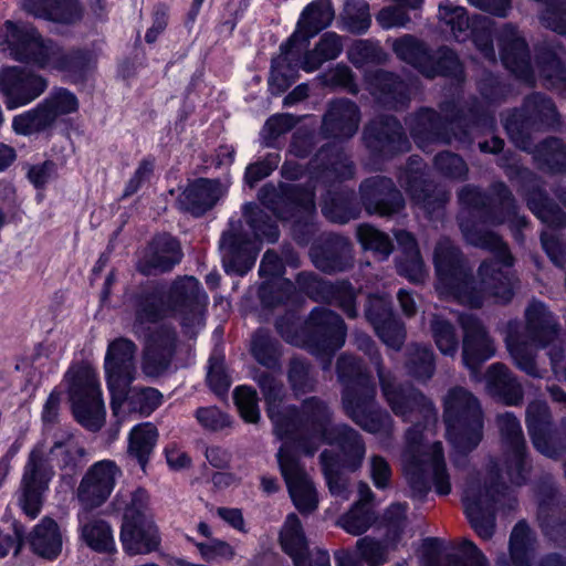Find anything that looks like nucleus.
<instances>
[{
	"instance_id": "nucleus-47",
	"label": "nucleus",
	"mask_w": 566,
	"mask_h": 566,
	"mask_svg": "<svg viewBox=\"0 0 566 566\" xmlns=\"http://www.w3.org/2000/svg\"><path fill=\"white\" fill-rule=\"evenodd\" d=\"M533 547V537L525 523H517L510 538V558L512 564H505L501 559L500 566H528Z\"/></svg>"
},
{
	"instance_id": "nucleus-55",
	"label": "nucleus",
	"mask_w": 566,
	"mask_h": 566,
	"mask_svg": "<svg viewBox=\"0 0 566 566\" xmlns=\"http://www.w3.org/2000/svg\"><path fill=\"white\" fill-rule=\"evenodd\" d=\"M244 213L249 218L250 227L259 239L274 242L279 238V229L271 218L261 211L255 205L247 203Z\"/></svg>"
},
{
	"instance_id": "nucleus-32",
	"label": "nucleus",
	"mask_w": 566,
	"mask_h": 566,
	"mask_svg": "<svg viewBox=\"0 0 566 566\" xmlns=\"http://www.w3.org/2000/svg\"><path fill=\"white\" fill-rule=\"evenodd\" d=\"M461 549L468 555L470 565L453 557H441L440 543L437 538H427L422 544L420 566H488L482 552L469 539H462Z\"/></svg>"
},
{
	"instance_id": "nucleus-57",
	"label": "nucleus",
	"mask_w": 566,
	"mask_h": 566,
	"mask_svg": "<svg viewBox=\"0 0 566 566\" xmlns=\"http://www.w3.org/2000/svg\"><path fill=\"white\" fill-rule=\"evenodd\" d=\"M431 332L441 354L453 356L457 353L458 338L453 326L447 319L434 316L431 322Z\"/></svg>"
},
{
	"instance_id": "nucleus-60",
	"label": "nucleus",
	"mask_w": 566,
	"mask_h": 566,
	"mask_svg": "<svg viewBox=\"0 0 566 566\" xmlns=\"http://www.w3.org/2000/svg\"><path fill=\"white\" fill-rule=\"evenodd\" d=\"M234 401L241 417L247 422L255 423L260 418L256 391L248 386L234 390Z\"/></svg>"
},
{
	"instance_id": "nucleus-25",
	"label": "nucleus",
	"mask_w": 566,
	"mask_h": 566,
	"mask_svg": "<svg viewBox=\"0 0 566 566\" xmlns=\"http://www.w3.org/2000/svg\"><path fill=\"white\" fill-rule=\"evenodd\" d=\"M364 139L375 151L394 154L409 149V142L401 126L391 117L371 122L365 129Z\"/></svg>"
},
{
	"instance_id": "nucleus-41",
	"label": "nucleus",
	"mask_w": 566,
	"mask_h": 566,
	"mask_svg": "<svg viewBox=\"0 0 566 566\" xmlns=\"http://www.w3.org/2000/svg\"><path fill=\"white\" fill-rule=\"evenodd\" d=\"M40 104L52 127L80 108L77 96L64 87L53 88Z\"/></svg>"
},
{
	"instance_id": "nucleus-42",
	"label": "nucleus",
	"mask_w": 566,
	"mask_h": 566,
	"mask_svg": "<svg viewBox=\"0 0 566 566\" xmlns=\"http://www.w3.org/2000/svg\"><path fill=\"white\" fill-rule=\"evenodd\" d=\"M31 545L38 555L49 559L55 558L62 551V537L57 524L44 517L33 531Z\"/></svg>"
},
{
	"instance_id": "nucleus-40",
	"label": "nucleus",
	"mask_w": 566,
	"mask_h": 566,
	"mask_svg": "<svg viewBox=\"0 0 566 566\" xmlns=\"http://www.w3.org/2000/svg\"><path fill=\"white\" fill-rule=\"evenodd\" d=\"M395 237L405 255L398 264L399 273L412 282H421L427 273L415 238L402 230L397 231Z\"/></svg>"
},
{
	"instance_id": "nucleus-39",
	"label": "nucleus",
	"mask_w": 566,
	"mask_h": 566,
	"mask_svg": "<svg viewBox=\"0 0 566 566\" xmlns=\"http://www.w3.org/2000/svg\"><path fill=\"white\" fill-rule=\"evenodd\" d=\"M360 501L357 502L349 512L343 515L338 525L348 534L360 535L368 531V528L376 521L375 513L368 507L367 500L371 495L370 489L366 484L359 488Z\"/></svg>"
},
{
	"instance_id": "nucleus-54",
	"label": "nucleus",
	"mask_w": 566,
	"mask_h": 566,
	"mask_svg": "<svg viewBox=\"0 0 566 566\" xmlns=\"http://www.w3.org/2000/svg\"><path fill=\"white\" fill-rule=\"evenodd\" d=\"M530 209L551 228H562L566 224L564 212L556 206L547 201L542 193H535L528 201Z\"/></svg>"
},
{
	"instance_id": "nucleus-15",
	"label": "nucleus",
	"mask_w": 566,
	"mask_h": 566,
	"mask_svg": "<svg viewBox=\"0 0 566 566\" xmlns=\"http://www.w3.org/2000/svg\"><path fill=\"white\" fill-rule=\"evenodd\" d=\"M48 86V80L32 70L20 66H6L0 70V92L8 109L32 103Z\"/></svg>"
},
{
	"instance_id": "nucleus-20",
	"label": "nucleus",
	"mask_w": 566,
	"mask_h": 566,
	"mask_svg": "<svg viewBox=\"0 0 566 566\" xmlns=\"http://www.w3.org/2000/svg\"><path fill=\"white\" fill-rule=\"evenodd\" d=\"M459 322L463 328L462 358L465 367L475 373L478 367L495 354L493 340L484 326L472 315H461Z\"/></svg>"
},
{
	"instance_id": "nucleus-23",
	"label": "nucleus",
	"mask_w": 566,
	"mask_h": 566,
	"mask_svg": "<svg viewBox=\"0 0 566 566\" xmlns=\"http://www.w3.org/2000/svg\"><path fill=\"white\" fill-rule=\"evenodd\" d=\"M220 250L226 272L243 275L252 269L259 247L240 234L227 232L221 238Z\"/></svg>"
},
{
	"instance_id": "nucleus-10",
	"label": "nucleus",
	"mask_w": 566,
	"mask_h": 566,
	"mask_svg": "<svg viewBox=\"0 0 566 566\" xmlns=\"http://www.w3.org/2000/svg\"><path fill=\"white\" fill-rule=\"evenodd\" d=\"M66 379L75 418L85 428L98 430L105 420V407L96 373L90 367H82L69 373Z\"/></svg>"
},
{
	"instance_id": "nucleus-37",
	"label": "nucleus",
	"mask_w": 566,
	"mask_h": 566,
	"mask_svg": "<svg viewBox=\"0 0 566 566\" xmlns=\"http://www.w3.org/2000/svg\"><path fill=\"white\" fill-rule=\"evenodd\" d=\"M526 421L534 447L547 457H556L557 450L552 446L548 434L549 413L545 402H532L526 412Z\"/></svg>"
},
{
	"instance_id": "nucleus-35",
	"label": "nucleus",
	"mask_w": 566,
	"mask_h": 566,
	"mask_svg": "<svg viewBox=\"0 0 566 566\" xmlns=\"http://www.w3.org/2000/svg\"><path fill=\"white\" fill-rule=\"evenodd\" d=\"M23 8L34 17L57 23H73L81 18L76 0H22Z\"/></svg>"
},
{
	"instance_id": "nucleus-49",
	"label": "nucleus",
	"mask_w": 566,
	"mask_h": 566,
	"mask_svg": "<svg viewBox=\"0 0 566 566\" xmlns=\"http://www.w3.org/2000/svg\"><path fill=\"white\" fill-rule=\"evenodd\" d=\"M289 45H291V43L281 45V55L272 61L269 85L273 94H281L289 88L296 78V70L291 66L289 60Z\"/></svg>"
},
{
	"instance_id": "nucleus-1",
	"label": "nucleus",
	"mask_w": 566,
	"mask_h": 566,
	"mask_svg": "<svg viewBox=\"0 0 566 566\" xmlns=\"http://www.w3.org/2000/svg\"><path fill=\"white\" fill-rule=\"evenodd\" d=\"M258 382L268 403V415L273 422L274 432L279 438H289L298 431L297 447L305 454H313L326 442L339 448L340 454L332 459L327 451L321 454L329 491L333 495L346 500L348 497L347 481L335 471L342 464L350 470L357 469L365 455V446L359 434L347 426L328 428L329 411L317 398L304 401L302 412L283 405V385L272 375L264 374Z\"/></svg>"
},
{
	"instance_id": "nucleus-27",
	"label": "nucleus",
	"mask_w": 566,
	"mask_h": 566,
	"mask_svg": "<svg viewBox=\"0 0 566 566\" xmlns=\"http://www.w3.org/2000/svg\"><path fill=\"white\" fill-rule=\"evenodd\" d=\"M497 426L505 443L510 447L512 459L506 468L509 480L513 484H521L525 478L523 471L524 440L518 420L510 412L497 417Z\"/></svg>"
},
{
	"instance_id": "nucleus-14",
	"label": "nucleus",
	"mask_w": 566,
	"mask_h": 566,
	"mask_svg": "<svg viewBox=\"0 0 566 566\" xmlns=\"http://www.w3.org/2000/svg\"><path fill=\"white\" fill-rule=\"evenodd\" d=\"M391 48L400 60L413 65L428 77L461 73L459 60L451 50L440 51L436 62L423 45L411 35L391 41Z\"/></svg>"
},
{
	"instance_id": "nucleus-6",
	"label": "nucleus",
	"mask_w": 566,
	"mask_h": 566,
	"mask_svg": "<svg viewBox=\"0 0 566 566\" xmlns=\"http://www.w3.org/2000/svg\"><path fill=\"white\" fill-rule=\"evenodd\" d=\"M84 449L72 438L55 442L51 448L38 444L30 453L21 481L19 505L22 511L35 518L43 503V494L54 475L53 465L75 467L84 457Z\"/></svg>"
},
{
	"instance_id": "nucleus-16",
	"label": "nucleus",
	"mask_w": 566,
	"mask_h": 566,
	"mask_svg": "<svg viewBox=\"0 0 566 566\" xmlns=\"http://www.w3.org/2000/svg\"><path fill=\"white\" fill-rule=\"evenodd\" d=\"M500 484L491 478V485L471 481L463 494L465 514L478 535L484 539L491 538L494 531L493 506Z\"/></svg>"
},
{
	"instance_id": "nucleus-43",
	"label": "nucleus",
	"mask_w": 566,
	"mask_h": 566,
	"mask_svg": "<svg viewBox=\"0 0 566 566\" xmlns=\"http://www.w3.org/2000/svg\"><path fill=\"white\" fill-rule=\"evenodd\" d=\"M158 431L150 422L135 426L128 436V453L137 459L144 470L157 443Z\"/></svg>"
},
{
	"instance_id": "nucleus-33",
	"label": "nucleus",
	"mask_w": 566,
	"mask_h": 566,
	"mask_svg": "<svg viewBox=\"0 0 566 566\" xmlns=\"http://www.w3.org/2000/svg\"><path fill=\"white\" fill-rule=\"evenodd\" d=\"M335 12L333 10L331 0H316L308 4L297 23V30L290 38L289 43L293 44L298 39L307 41L321 30L327 28L333 19Z\"/></svg>"
},
{
	"instance_id": "nucleus-64",
	"label": "nucleus",
	"mask_w": 566,
	"mask_h": 566,
	"mask_svg": "<svg viewBox=\"0 0 566 566\" xmlns=\"http://www.w3.org/2000/svg\"><path fill=\"white\" fill-rule=\"evenodd\" d=\"M207 381L217 395H222L229 389L230 378L226 373L224 359L221 355H213L209 359Z\"/></svg>"
},
{
	"instance_id": "nucleus-63",
	"label": "nucleus",
	"mask_w": 566,
	"mask_h": 566,
	"mask_svg": "<svg viewBox=\"0 0 566 566\" xmlns=\"http://www.w3.org/2000/svg\"><path fill=\"white\" fill-rule=\"evenodd\" d=\"M155 161L151 158H144L135 168L130 178L126 181L122 199L129 198L137 193L147 184L154 174Z\"/></svg>"
},
{
	"instance_id": "nucleus-8",
	"label": "nucleus",
	"mask_w": 566,
	"mask_h": 566,
	"mask_svg": "<svg viewBox=\"0 0 566 566\" xmlns=\"http://www.w3.org/2000/svg\"><path fill=\"white\" fill-rule=\"evenodd\" d=\"M556 322L541 302H533L526 310V325L523 333L511 331L506 336L507 349L522 371L532 377H542L537 369L533 349L546 347L557 335Z\"/></svg>"
},
{
	"instance_id": "nucleus-52",
	"label": "nucleus",
	"mask_w": 566,
	"mask_h": 566,
	"mask_svg": "<svg viewBox=\"0 0 566 566\" xmlns=\"http://www.w3.org/2000/svg\"><path fill=\"white\" fill-rule=\"evenodd\" d=\"M49 118L46 117L41 104L36 107L23 112L12 119V128L18 135H32L51 128Z\"/></svg>"
},
{
	"instance_id": "nucleus-11",
	"label": "nucleus",
	"mask_w": 566,
	"mask_h": 566,
	"mask_svg": "<svg viewBox=\"0 0 566 566\" xmlns=\"http://www.w3.org/2000/svg\"><path fill=\"white\" fill-rule=\"evenodd\" d=\"M285 439L286 441L277 452L280 470L295 507L302 514H310L317 509L318 496L312 480L302 469L291 450L290 440L295 439L298 441V431H294V433Z\"/></svg>"
},
{
	"instance_id": "nucleus-2",
	"label": "nucleus",
	"mask_w": 566,
	"mask_h": 566,
	"mask_svg": "<svg viewBox=\"0 0 566 566\" xmlns=\"http://www.w3.org/2000/svg\"><path fill=\"white\" fill-rule=\"evenodd\" d=\"M357 346L370 355L375 364L382 388V394L392 411L405 420L421 418L420 423L412 426L406 433V444L401 454L405 476L415 493L422 495L431 485L440 495H447L451 491L450 478L446 469L442 447L440 442H429L431 432L429 426L437 421V412L426 397L412 387H395L390 376L380 368L377 355L371 353L373 342L366 335L357 337Z\"/></svg>"
},
{
	"instance_id": "nucleus-31",
	"label": "nucleus",
	"mask_w": 566,
	"mask_h": 566,
	"mask_svg": "<svg viewBox=\"0 0 566 566\" xmlns=\"http://www.w3.org/2000/svg\"><path fill=\"white\" fill-rule=\"evenodd\" d=\"M222 195L223 190L219 182L197 179L181 192L178 202L182 209L200 216L211 209Z\"/></svg>"
},
{
	"instance_id": "nucleus-9",
	"label": "nucleus",
	"mask_w": 566,
	"mask_h": 566,
	"mask_svg": "<svg viewBox=\"0 0 566 566\" xmlns=\"http://www.w3.org/2000/svg\"><path fill=\"white\" fill-rule=\"evenodd\" d=\"M449 441L460 451L475 448L482 439L483 418L479 400L464 388H452L443 400Z\"/></svg>"
},
{
	"instance_id": "nucleus-45",
	"label": "nucleus",
	"mask_w": 566,
	"mask_h": 566,
	"mask_svg": "<svg viewBox=\"0 0 566 566\" xmlns=\"http://www.w3.org/2000/svg\"><path fill=\"white\" fill-rule=\"evenodd\" d=\"M311 258L317 269L327 273L346 270L352 264V251L348 242L342 241L338 248H314Z\"/></svg>"
},
{
	"instance_id": "nucleus-50",
	"label": "nucleus",
	"mask_w": 566,
	"mask_h": 566,
	"mask_svg": "<svg viewBox=\"0 0 566 566\" xmlns=\"http://www.w3.org/2000/svg\"><path fill=\"white\" fill-rule=\"evenodd\" d=\"M439 125L440 118L431 109H423L409 120L411 135L420 148L426 147V140L433 142L439 139Z\"/></svg>"
},
{
	"instance_id": "nucleus-24",
	"label": "nucleus",
	"mask_w": 566,
	"mask_h": 566,
	"mask_svg": "<svg viewBox=\"0 0 566 566\" xmlns=\"http://www.w3.org/2000/svg\"><path fill=\"white\" fill-rule=\"evenodd\" d=\"M501 59L506 69L526 82L533 80L525 40L517 30L506 24L499 36Z\"/></svg>"
},
{
	"instance_id": "nucleus-44",
	"label": "nucleus",
	"mask_w": 566,
	"mask_h": 566,
	"mask_svg": "<svg viewBox=\"0 0 566 566\" xmlns=\"http://www.w3.org/2000/svg\"><path fill=\"white\" fill-rule=\"evenodd\" d=\"M342 51V38L334 32H327L321 38L314 50L305 54L301 67L307 73L314 72L323 63L335 60Z\"/></svg>"
},
{
	"instance_id": "nucleus-29",
	"label": "nucleus",
	"mask_w": 566,
	"mask_h": 566,
	"mask_svg": "<svg viewBox=\"0 0 566 566\" xmlns=\"http://www.w3.org/2000/svg\"><path fill=\"white\" fill-rule=\"evenodd\" d=\"M359 119L358 108L353 102L335 101L324 116L323 129L331 137L349 138L357 132Z\"/></svg>"
},
{
	"instance_id": "nucleus-62",
	"label": "nucleus",
	"mask_w": 566,
	"mask_h": 566,
	"mask_svg": "<svg viewBox=\"0 0 566 566\" xmlns=\"http://www.w3.org/2000/svg\"><path fill=\"white\" fill-rule=\"evenodd\" d=\"M252 354L255 359L268 368L276 364L277 349L268 333L259 331L252 338Z\"/></svg>"
},
{
	"instance_id": "nucleus-19",
	"label": "nucleus",
	"mask_w": 566,
	"mask_h": 566,
	"mask_svg": "<svg viewBox=\"0 0 566 566\" xmlns=\"http://www.w3.org/2000/svg\"><path fill=\"white\" fill-rule=\"evenodd\" d=\"M556 109L551 99L536 94L525 101L522 111L514 112L504 119V127L512 140L526 149L523 132L537 123L552 125L556 122Z\"/></svg>"
},
{
	"instance_id": "nucleus-13",
	"label": "nucleus",
	"mask_w": 566,
	"mask_h": 566,
	"mask_svg": "<svg viewBox=\"0 0 566 566\" xmlns=\"http://www.w3.org/2000/svg\"><path fill=\"white\" fill-rule=\"evenodd\" d=\"M120 468L113 460H101L92 464L82 476L76 489V499L83 511L102 506L113 493Z\"/></svg>"
},
{
	"instance_id": "nucleus-46",
	"label": "nucleus",
	"mask_w": 566,
	"mask_h": 566,
	"mask_svg": "<svg viewBox=\"0 0 566 566\" xmlns=\"http://www.w3.org/2000/svg\"><path fill=\"white\" fill-rule=\"evenodd\" d=\"M125 388V394L120 397L118 394L116 397H113V409L116 412L117 405L122 403L124 400H127L129 407L140 412L142 415H150L155 409H157L163 402V395L159 390L155 388Z\"/></svg>"
},
{
	"instance_id": "nucleus-3",
	"label": "nucleus",
	"mask_w": 566,
	"mask_h": 566,
	"mask_svg": "<svg viewBox=\"0 0 566 566\" xmlns=\"http://www.w3.org/2000/svg\"><path fill=\"white\" fill-rule=\"evenodd\" d=\"M467 241L473 245L495 251V262H484L479 269V281L470 277L457 249L448 239L438 242L433 261L438 283L437 291L443 296H453L460 303L478 307L486 297L496 302H509L513 296L515 279L510 272L513 258L501 238L489 231L470 229L461 224Z\"/></svg>"
},
{
	"instance_id": "nucleus-21",
	"label": "nucleus",
	"mask_w": 566,
	"mask_h": 566,
	"mask_svg": "<svg viewBox=\"0 0 566 566\" xmlns=\"http://www.w3.org/2000/svg\"><path fill=\"white\" fill-rule=\"evenodd\" d=\"M363 202L369 213L389 216L399 211L403 206V199L395 189L390 179L374 177L367 179L361 186Z\"/></svg>"
},
{
	"instance_id": "nucleus-38",
	"label": "nucleus",
	"mask_w": 566,
	"mask_h": 566,
	"mask_svg": "<svg viewBox=\"0 0 566 566\" xmlns=\"http://www.w3.org/2000/svg\"><path fill=\"white\" fill-rule=\"evenodd\" d=\"M486 390L507 405H516L522 400V388L509 369L502 364H493L485 375Z\"/></svg>"
},
{
	"instance_id": "nucleus-12",
	"label": "nucleus",
	"mask_w": 566,
	"mask_h": 566,
	"mask_svg": "<svg viewBox=\"0 0 566 566\" xmlns=\"http://www.w3.org/2000/svg\"><path fill=\"white\" fill-rule=\"evenodd\" d=\"M439 19L450 28L454 39L464 41L472 36L481 53L485 57L494 59L491 40L492 21L490 18L478 15L470 20L463 7L453 6L446 1L439 6Z\"/></svg>"
},
{
	"instance_id": "nucleus-5",
	"label": "nucleus",
	"mask_w": 566,
	"mask_h": 566,
	"mask_svg": "<svg viewBox=\"0 0 566 566\" xmlns=\"http://www.w3.org/2000/svg\"><path fill=\"white\" fill-rule=\"evenodd\" d=\"M207 303L208 295L196 277H178L167 292L153 290L136 297L133 332L140 337L144 323L174 315L179 317L185 333L196 335L205 326Z\"/></svg>"
},
{
	"instance_id": "nucleus-17",
	"label": "nucleus",
	"mask_w": 566,
	"mask_h": 566,
	"mask_svg": "<svg viewBox=\"0 0 566 566\" xmlns=\"http://www.w3.org/2000/svg\"><path fill=\"white\" fill-rule=\"evenodd\" d=\"M136 345L127 338H117L109 343L104 368L107 378L108 389L116 397H120L137 375L135 365Z\"/></svg>"
},
{
	"instance_id": "nucleus-51",
	"label": "nucleus",
	"mask_w": 566,
	"mask_h": 566,
	"mask_svg": "<svg viewBox=\"0 0 566 566\" xmlns=\"http://www.w3.org/2000/svg\"><path fill=\"white\" fill-rule=\"evenodd\" d=\"M535 158L549 171H566V145L557 138L544 140L536 148Z\"/></svg>"
},
{
	"instance_id": "nucleus-22",
	"label": "nucleus",
	"mask_w": 566,
	"mask_h": 566,
	"mask_svg": "<svg viewBox=\"0 0 566 566\" xmlns=\"http://www.w3.org/2000/svg\"><path fill=\"white\" fill-rule=\"evenodd\" d=\"M306 331L311 334L313 342L321 344L329 352H334L345 343L344 322L337 314L323 307L312 311Z\"/></svg>"
},
{
	"instance_id": "nucleus-48",
	"label": "nucleus",
	"mask_w": 566,
	"mask_h": 566,
	"mask_svg": "<svg viewBox=\"0 0 566 566\" xmlns=\"http://www.w3.org/2000/svg\"><path fill=\"white\" fill-rule=\"evenodd\" d=\"M370 90L385 104L396 106L405 99L406 85L390 73L377 72L370 78Z\"/></svg>"
},
{
	"instance_id": "nucleus-36",
	"label": "nucleus",
	"mask_w": 566,
	"mask_h": 566,
	"mask_svg": "<svg viewBox=\"0 0 566 566\" xmlns=\"http://www.w3.org/2000/svg\"><path fill=\"white\" fill-rule=\"evenodd\" d=\"M282 549L292 557L295 566H307L308 542L298 516H286L279 534Z\"/></svg>"
},
{
	"instance_id": "nucleus-28",
	"label": "nucleus",
	"mask_w": 566,
	"mask_h": 566,
	"mask_svg": "<svg viewBox=\"0 0 566 566\" xmlns=\"http://www.w3.org/2000/svg\"><path fill=\"white\" fill-rule=\"evenodd\" d=\"M181 259L178 242L170 235L156 238L139 263V270L149 275L169 271Z\"/></svg>"
},
{
	"instance_id": "nucleus-58",
	"label": "nucleus",
	"mask_w": 566,
	"mask_h": 566,
	"mask_svg": "<svg viewBox=\"0 0 566 566\" xmlns=\"http://www.w3.org/2000/svg\"><path fill=\"white\" fill-rule=\"evenodd\" d=\"M356 551L360 560L368 566H380L388 560V546L369 536L356 542Z\"/></svg>"
},
{
	"instance_id": "nucleus-56",
	"label": "nucleus",
	"mask_w": 566,
	"mask_h": 566,
	"mask_svg": "<svg viewBox=\"0 0 566 566\" xmlns=\"http://www.w3.org/2000/svg\"><path fill=\"white\" fill-rule=\"evenodd\" d=\"M407 368L411 376L427 380L434 371L433 354L427 347L413 346L409 350Z\"/></svg>"
},
{
	"instance_id": "nucleus-53",
	"label": "nucleus",
	"mask_w": 566,
	"mask_h": 566,
	"mask_svg": "<svg viewBox=\"0 0 566 566\" xmlns=\"http://www.w3.org/2000/svg\"><path fill=\"white\" fill-rule=\"evenodd\" d=\"M344 29L364 33L370 27L369 7L364 0H347L343 13Z\"/></svg>"
},
{
	"instance_id": "nucleus-7",
	"label": "nucleus",
	"mask_w": 566,
	"mask_h": 566,
	"mask_svg": "<svg viewBox=\"0 0 566 566\" xmlns=\"http://www.w3.org/2000/svg\"><path fill=\"white\" fill-rule=\"evenodd\" d=\"M337 370L339 378L346 382L343 406L347 416L368 432H389L391 418L374 408L375 388L360 364L352 356H342Z\"/></svg>"
},
{
	"instance_id": "nucleus-26",
	"label": "nucleus",
	"mask_w": 566,
	"mask_h": 566,
	"mask_svg": "<svg viewBox=\"0 0 566 566\" xmlns=\"http://www.w3.org/2000/svg\"><path fill=\"white\" fill-rule=\"evenodd\" d=\"M366 317L388 347L400 348L406 336L405 328L394 316L387 300L384 297H370L366 310Z\"/></svg>"
},
{
	"instance_id": "nucleus-34",
	"label": "nucleus",
	"mask_w": 566,
	"mask_h": 566,
	"mask_svg": "<svg viewBox=\"0 0 566 566\" xmlns=\"http://www.w3.org/2000/svg\"><path fill=\"white\" fill-rule=\"evenodd\" d=\"M91 511L80 510L77 513L81 539L93 551H115V539L111 525L98 517L90 516Z\"/></svg>"
},
{
	"instance_id": "nucleus-4",
	"label": "nucleus",
	"mask_w": 566,
	"mask_h": 566,
	"mask_svg": "<svg viewBox=\"0 0 566 566\" xmlns=\"http://www.w3.org/2000/svg\"><path fill=\"white\" fill-rule=\"evenodd\" d=\"M0 51L8 57L49 72L83 76L95 59L82 51L69 52L27 23L6 21L0 29Z\"/></svg>"
},
{
	"instance_id": "nucleus-18",
	"label": "nucleus",
	"mask_w": 566,
	"mask_h": 566,
	"mask_svg": "<svg viewBox=\"0 0 566 566\" xmlns=\"http://www.w3.org/2000/svg\"><path fill=\"white\" fill-rule=\"evenodd\" d=\"M178 344L174 328L159 326L144 336L142 370L146 377H158L166 373L176 354Z\"/></svg>"
},
{
	"instance_id": "nucleus-59",
	"label": "nucleus",
	"mask_w": 566,
	"mask_h": 566,
	"mask_svg": "<svg viewBox=\"0 0 566 566\" xmlns=\"http://www.w3.org/2000/svg\"><path fill=\"white\" fill-rule=\"evenodd\" d=\"M357 238L364 249L373 250L385 258L392 250L389 238L369 224H360L357 228Z\"/></svg>"
},
{
	"instance_id": "nucleus-30",
	"label": "nucleus",
	"mask_w": 566,
	"mask_h": 566,
	"mask_svg": "<svg viewBox=\"0 0 566 566\" xmlns=\"http://www.w3.org/2000/svg\"><path fill=\"white\" fill-rule=\"evenodd\" d=\"M119 537L124 551L129 555L148 554L160 544L158 530L153 521L123 523Z\"/></svg>"
},
{
	"instance_id": "nucleus-61",
	"label": "nucleus",
	"mask_w": 566,
	"mask_h": 566,
	"mask_svg": "<svg viewBox=\"0 0 566 566\" xmlns=\"http://www.w3.org/2000/svg\"><path fill=\"white\" fill-rule=\"evenodd\" d=\"M64 352L63 345H55L53 342L41 344L32 357V367L44 374L52 371Z\"/></svg>"
}]
</instances>
